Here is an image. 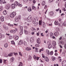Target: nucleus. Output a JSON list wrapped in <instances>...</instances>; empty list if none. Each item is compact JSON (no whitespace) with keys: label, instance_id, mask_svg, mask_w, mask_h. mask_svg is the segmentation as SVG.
Segmentation results:
<instances>
[{"label":"nucleus","instance_id":"6e6552de","mask_svg":"<svg viewBox=\"0 0 66 66\" xmlns=\"http://www.w3.org/2000/svg\"><path fill=\"white\" fill-rule=\"evenodd\" d=\"M32 22L33 23H34V24H35V23L36 22V20L35 19V18L33 19Z\"/></svg>","mask_w":66,"mask_h":66},{"label":"nucleus","instance_id":"a18cd8bd","mask_svg":"<svg viewBox=\"0 0 66 66\" xmlns=\"http://www.w3.org/2000/svg\"><path fill=\"white\" fill-rule=\"evenodd\" d=\"M35 46H36V47H39V45L38 44H36L35 45Z\"/></svg>","mask_w":66,"mask_h":66},{"label":"nucleus","instance_id":"6e6d98bb","mask_svg":"<svg viewBox=\"0 0 66 66\" xmlns=\"http://www.w3.org/2000/svg\"><path fill=\"white\" fill-rule=\"evenodd\" d=\"M2 63V60L0 59V63Z\"/></svg>","mask_w":66,"mask_h":66},{"label":"nucleus","instance_id":"338daca9","mask_svg":"<svg viewBox=\"0 0 66 66\" xmlns=\"http://www.w3.org/2000/svg\"><path fill=\"white\" fill-rule=\"evenodd\" d=\"M64 47L65 49H66V44H64Z\"/></svg>","mask_w":66,"mask_h":66},{"label":"nucleus","instance_id":"5fc2aeb1","mask_svg":"<svg viewBox=\"0 0 66 66\" xmlns=\"http://www.w3.org/2000/svg\"><path fill=\"white\" fill-rule=\"evenodd\" d=\"M63 24L64 26H66V22H64Z\"/></svg>","mask_w":66,"mask_h":66},{"label":"nucleus","instance_id":"f704fd0d","mask_svg":"<svg viewBox=\"0 0 66 66\" xmlns=\"http://www.w3.org/2000/svg\"><path fill=\"white\" fill-rule=\"evenodd\" d=\"M26 40L27 42H29V38L28 37H27L26 38Z\"/></svg>","mask_w":66,"mask_h":66},{"label":"nucleus","instance_id":"052dcab7","mask_svg":"<svg viewBox=\"0 0 66 66\" xmlns=\"http://www.w3.org/2000/svg\"><path fill=\"white\" fill-rule=\"evenodd\" d=\"M54 0H49V2H52Z\"/></svg>","mask_w":66,"mask_h":66},{"label":"nucleus","instance_id":"a19ab883","mask_svg":"<svg viewBox=\"0 0 66 66\" xmlns=\"http://www.w3.org/2000/svg\"><path fill=\"white\" fill-rule=\"evenodd\" d=\"M20 30H23V27H22V26H20Z\"/></svg>","mask_w":66,"mask_h":66},{"label":"nucleus","instance_id":"e433bc0d","mask_svg":"<svg viewBox=\"0 0 66 66\" xmlns=\"http://www.w3.org/2000/svg\"><path fill=\"white\" fill-rule=\"evenodd\" d=\"M21 32H20V34L21 35H22L23 33V30H20Z\"/></svg>","mask_w":66,"mask_h":66},{"label":"nucleus","instance_id":"864d4df0","mask_svg":"<svg viewBox=\"0 0 66 66\" xmlns=\"http://www.w3.org/2000/svg\"><path fill=\"white\" fill-rule=\"evenodd\" d=\"M62 10H63V11H66V9H65V8L63 7Z\"/></svg>","mask_w":66,"mask_h":66},{"label":"nucleus","instance_id":"79ce46f5","mask_svg":"<svg viewBox=\"0 0 66 66\" xmlns=\"http://www.w3.org/2000/svg\"><path fill=\"white\" fill-rule=\"evenodd\" d=\"M18 38H19V37L18 36H16L15 37V39L16 40H17L18 39Z\"/></svg>","mask_w":66,"mask_h":66},{"label":"nucleus","instance_id":"2f4dec72","mask_svg":"<svg viewBox=\"0 0 66 66\" xmlns=\"http://www.w3.org/2000/svg\"><path fill=\"white\" fill-rule=\"evenodd\" d=\"M50 15H53V12L52 11H51L50 12Z\"/></svg>","mask_w":66,"mask_h":66},{"label":"nucleus","instance_id":"393cba45","mask_svg":"<svg viewBox=\"0 0 66 66\" xmlns=\"http://www.w3.org/2000/svg\"><path fill=\"white\" fill-rule=\"evenodd\" d=\"M45 3H45V2L43 1L42 2V4L43 6H44V5H45Z\"/></svg>","mask_w":66,"mask_h":66},{"label":"nucleus","instance_id":"0e129e2a","mask_svg":"<svg viewBox=\"0 0 66 66\" xmlns=\"http://www.w3.org/2000/svg\"><path fill=\"white\" fill-rule=\"evenodd\" d=\"M9 37H10V39H12V38H13V37H12L11 36H10Z\"/></svg>","mask_w":66,"mask_h":66},{"label":"nucleus","instance_id":"473e14b6","mask_svg":"<svg viewBox=\"0 0 66 66\" xmlns=\"http://www.w3.org/2000/svg\"><path fill=\"white\" fill-rule=\"evenodd\" d=\"M4 29H5V30H7V27L5 26H4Z\"/></svg>","mask_w":66,"mask_h":66},{"label":"nucleus","instance_id":"20e7f679","mask_svg":"<svg viewBox=\"0 0 66 66\" xmlns=\"http://www.w3.org/2000/svg\"><path fill=\"white\" fill-rule=\"evenodd\" d=\"M37 43L39 44L41 43V41H40V38H38L37 39Z\"/></svg>","mask_w":66,"mask_h":66},{"label":"nucleus","instance_id":"58836bf2","mask_svg":"<svg viewBox=\"0 0 66 66\" xmlns=\"http://www.w3.org/2000/svg\"><path fill=\"white\" fill-rule=\"evenodd\" d=\"M46 51L47 52V53L48 54V55H49V51L48 50H46Z\"/></svg>","mask_w":66,"mask_h":66},{"label":"nucleus","instance_id":"1a4fd4ad","mask_svg":"<svg viewBox=\"0 0 66 66\" xmlns=\"http://www.w3.org/2000/svg\"><path fill=\"white\" fill-rule=\"evenodd\" d=\"M18 44L19 45H21L23 44V42H22V40H20L19 41Z\"/></svg>","mask_w":66,"mask_h":66},{"label":"nucleus","instance_id":"09e8293b","mask_svg":"<svg viewBox=\"0 0 66 66\" xmlns=\"http://www.w3.org/2000/svg\"><path fill=\"white\" fill-rule=\"evenodd\" d=\"M18 6H20V7H21V6H22V5L20 4L19 3L18 4Z\"/></svg>","mask_w":66,"mask_h":66},{"label":"nucleus","instance_id":"4be33fe9","mask_svg":"<svg viewBox=\"0 0 66 66\" xmlns=\"http://www.w3.org/2000/svg\"><path fill=\"white\" fill-rule=\"evenodd\" d=\"M15 21H16V22H18V21H19V20H18V18L17 17H16L15 18Z\"/></svg>","mask_w":66,"mask_h":66},{"label":"nucleus","instance_id":"5701e85b","mask_svg":"<svg viewBox=\"0 0 66 66\" xmlns=\"http://www.w3.org/2000/svg\"><path fill=\"white\" fill-rule=\"evenodd\" d=\"M32 10L31 9V8L30 7H29L28 8V10L29 12H30V11H31Z\"/></svg>","mask_w":66,"mask_h":66},{"label":"nucleus","instance_id":"0eeeda50","mask_svg":"<svg viewBox=\"0 0 66 66\" xmlns=\"http://www.w3.org/2000/svg\"><path fill=\"white\" fill-rule=\"evenodd\" d=\"M34 59H35V60H38V59H39V57H36V56L35 55H34Z\"/></svg>","mask_w":66,"mask_h":66},{"label":"nucleus","instance_id":"412c9836","mask_svg":"<svg viewBox=\"0 0 66 66\" xmlns=\"http://www.w3.org/2000/svg\"><path fill=\"white\" fill-rule=\"evenodd\" d=\"M3 13L4 15H6L7 14V12L6 10H5L3 11Z\"/></svg>","mask_w":66,"mask_h":66},{"label":"nucleus","instance_id":"b1692460","mask_svg":"<svg viewBox=\"0 0 66 66\" xmlns=\"http://www.w3.org/2000/svg\"><path fill=\"white\" fill-rule=\"evenodd\" d=\"M52 44L53 45H56V42L55 41H54L52 42Z\"/></svg>","mask_w":66,"mask_h":66},{"label":"nucleus","instance_id":"cd10ccee","mask_svg":"<svg viewBox=\"0 0 66 66\" xmlns=\"http://www.w3.org/2000/svg\"><path fill=\"white\" fill-rule=\"evenodd\" d=\"M52 60L53 61H54V60H55V57H52Z\"/></svg>","mask_w":66,"mask_h":66},{"label":"nucleus","instance_id":"c9c22d12","mask_svg":"<svg viewBox=\"0 0 66 66\" xmlns=\"http://www.w3.org/2000/svg\"><path fill=\"white\" fill-rule=\"evenodd\" d=\"M53 51H51L50 52V54L51 55H53Z\"/></svg>","mask_w":66,"mask_h":66},{"label":"nucleus","instance_id":"37998d69","mask_svg":"<svg viewBox=\"0 0 66 66\" xmlns=\"http://www.w3.org/2000/svg\"><path fill=\"white\" fill-rule=\"evenodd\" d=\"M18 18L19 19H21V15H19L18 16Z\"/></svg>","mask_w":66,"mask_h":66},{"label":"nucleus","instance_id":"603ef678","mask_svg":"<svg viewBox=\"0 0 66 66\" xmlns=\"http://www.w3.org/2000/svg\"><path fill=\"white\" fill-rule=\"evenodd\" d=\"M11 44H13V45H14L15 44V42L14 41H11Z\"/></svg>","mask_w":66,"mask_h":66},{"label":"nucleus","instance_id":"423d86ee","mask_svg":"<svg viewBox=\"0 0 66 66\" xmlns=\"http://www.w3.org/2000/svg\"><path fill=\"white\" fill-rule=\"evenodd\" d=\"M59 35V33L57 31L55 32L54 33V35L56 36H58Z\"/></svg>","mask_w":66,"mask_h":66},{"label":"nucleus","instance_id":"72a5a7b5","mask_svg":"<svg viewBox=\"0 0 66 66\" xmlns=\"http://www.w3.org/2000/svg\"><path fill=\"white\" fill-rule=\"evenodd\" d=\"M8 45V44L7 43H6L4 45V47H5V48H7V46Z\"/></svg>","mask_w":66,"mask_h":66},{"label":"nucleus","instance_id":"8fccbe9b","mask_svg":"<svg viewBox=\"0 0 66 66\" xmlns=\"http://www.w3.org/2000/svg\"><path fill=\"white\" fill-rule=\"evenodd\" d=\"M6 60H4V62L5 64H6Z\"/></svg>","mask_w":66,"mask_h":66},{"label":"nucleus","instance_id":"49530a36","mask_svg":"<svg viewBox=\"0 0 66 66\" xmlns=\"http://www.w3.org/2000/svg\"><path fill=\"white\" fill-rule=\"evenodd\" d=\"M8 26H9L10 27H13V25H11V24H10L9 23L8 24Z\"/></svg>","mask_w":66,"mask_h":66},{"label":"nucleus","instance_id":"4c0bfd02","mask_svg":"<svg viewBox=\"0 0 66 66\" xmlns=\"http://www.w3.org/2000/svg\"><path fill=\"white\" fill-rule=\"evenodd\" d=\"M23 44L24 45H27V43L26 41H24Z\"/></svg>","mask_w":66,"mask_h":66},{"label":"nucleus","instance_id":"2eb2a0df","mask_svg":"<svg viewBox=\"0 0 66 66\" xmlns=\"http://www.w3.org/2000/svg\"><path fill=\"white\" fill-rule=\"evenodd\" d=\"M7 7L6 8V9L7 10H9L10 8V6L9 5H7Z\"/></svg>","mask_w":66,"mask_h":66},{"label":"nucleus","instance_id":"f257e3e1","mask_svg":"<svg viewBox=\"0 0 66 66\" xmlns=\"http://www.w3.org/2000/svg\"><path fill=\"white\" fill-rule=\"evenodd\" d=\"M39 26H40H40L42 25V27H43L44 28H45V27L46 26V24H45V23H42V22L40 21H39Z\"/></svg>","mask_w":66,"mask_h":66},{"label":"nucleus","instance_id":"f8f14e48","mask_svg":"<svg viewBox=\"0 0 66 66\" xmlns=\"http://www.w3.org/2000/svg\"><path fill=\"white\" fill-rule=\"evenodd\" d=\"M11 5V7L12 9H14V8L15 7V4H12Z\"/></svg>","mask_w":66,"mask_h":66},{"label":"nucleus","instance_id":"9b49d317","mask_svg":"<svg viewBox=\"0 0 66 66\" xmlns=\"http://www.w3.org/2000/svg\"><path fill=\"white\" fill-rule=\"evenodd\" d=\"M31 30L32 32H36V29L33 28H32Z\"/></svg>","mask_w":66,"mask_h":66},{"label":"nucleus","instance_id":"ddd939ff","mask_svg":"<svg viewBox=\"0 0 66 66\" xmlns=\"http://www.w3.org/2000/svg\"><path fill=\"white\" fill-rule=\"evenodd\" d=\"M54 24L56 25H58V24H59V22L58 21H55L54 22Z\"/></svg>","mask_w":66,"mask_h":66},{"label":"nucleus","instance_id":"4d7b16f0","mask_svg":"<svg viewBox=\"0 0 66 66\" xmlns=\"http://www.w3.org/2000/svg\"><path fill=\"white\" fill-rule=\"evenodd\" d=\"M19 55H21V56H22V54H21V52H19Z\"/></svg>","mask_w":66,"mask_h":66},{"label":"nucleus","instance_id":"bf43d9fd","mask_svg":"<svg viewBox=\"0 0 66 66\" xmlns=\"http://www.w3.org/2000/svg\"><path fill=\"white\" fill-rule=\"evenodd\" d=\"M59 21H62V19L61 18H59Z\"/></svg>","mask_w":66,"mask_h":66},{"label":"nucleus","instance_id":"c03bdc74","mask_svg":"<svg viewBox=\"0 0 66 66\" xmlns=\"http://www.w3.org/2000/svg\"><path fill=\"white\" fill-rule=\"evenodd\" d=\"M43 50L44 49L43 48H42V49L40 50L39 52H41V51H43Z\"/></svg>","mask_w":66,"mask_h":66},{"label":"nucleus","instance_id":"774afa93","mask_svg":"<svg viewBox=\"0 0 66 66\" xmlns=\"http://www.w3.org/2000/svg\"><path fill=\"white\" fill-rule=\"evenodd\" d=\"M32 9H35V7L34 6H32Z\"/></svg>","mask_w":66,"mask_h":66},{"label":"nucleus","instance_id":"c756f323","mask_svg":"<svg viewBox=\"0 0 66 66\" xmlns=\"http://www.w3.org/2000/svg\"><path fill=\"white\" fill-rule=\"evenodd\" d=\"M35 52H38V49L37 48H35Z\"/></svg>","mask_w":66,"mask_h":66},{"label":"nucleus","instance_id":"3c124183","mask_svg":"<svg viewBox=\"0 0 66 66\" xmlns=\"http://www.w3.org/2000/svg\"><path fill=\"white\" fill-rule=\"evenodd\" d=\"M12 33H16V31L15 30H13Z\"/></svg>","mask_w":66,"mask_h":66},{"label":"nucleus","instance_id":"a211bd4d","mask_svg":"<svg viewBox=\"0 0 66 66\" xmlns=\"http://www.w3.org/2000/svg\"><path fill=\"white\" fill-rule=\"evenodd\" d=\"M26 50H27V51H30V50H31V48L28 47L26 48Z\"/></svg>","mask_w":66,"mask_h":66},{"label":"nucleus","instance_id":"7ed1b4c3","mask_svg":"<svg viewBox=\"0 0 66 66\" xmlns=\"http://www.w3.org/2000/svg\"><path fill=\"white\" fill-rule=\"evenodd\" d=\"M32 20V18L31 16H29L27 19V21L28 22H31Z\"/></svg>","mask_w":66,"mask_h":66},{"label":"nucleus","instance_id":"c85d7f7f","mask_svg":"<svg viewBox=\"0 0 66 66\" xmlns=\"http://www.w3.org/2000/svg\"><path fill=\"white\" fill-rule=\"evenodd\" d=\"M45 60L46 62H49V59H48V58L47 57L45 58Z\"/></svg>","mask_w":66,"mask_h":66},{"label":"nucleus","instance_id":"ea45409f","mask_svg":"<svg viewBox=\"0 0 66 66\" xmlns=\"http://www.w3.org/2000/svg\"><path fill=\"white\" fill-rule=\"evenodd\" d=\"M60 43L62 44V45H64V42L63 41H61L60 42Z\"/></svg>","mask_w":66,"mask_h":66},{"label":"nucleus","instance_id":"4468645a","mask_svg":"<svg viewBox=\"0 0 66 66\" xmlns=\"http://www.w3.org/2000/svg\"><path fill=\"white\" fill-rule=\"evenodd\" d=\"M62 65L63 66H66V62H62Z\"/></svg>","mask_w":66,"mask_h":66},{"label":"nucleus","instance_id":"de8ad7c7","mask_svg":"<svg viewBox=\"0 0 66 66\" xmlns=\"http://www.w3.org/2000/svg\"><path fill=\"white\" fill-rule=\"evenodd\" d=\"M29 60H31L32 59V57H31V56H29Z\"/></svg>","mask_w":66,"mask_h":66},{"label":"nucleus","instance_id":"f3484780","mask_svg":"<svg viewBox=\"0 0 66 66\" xmlns=\"http://www.w3.org/2000/svg\"><path fill=\"white\" fill-rule=\"evenodd\" d=\"M52 46L51 44H49V45L48 46V47L49 49H50V48H52Z\"/></svg>","mask_w":66,"mask_h":66},{"label":"nucleus","instance_id":"680f3d73","mask_svg":"<svg viewBox=\"0 0 66 66\" xmlns=\"http://www.w3.org/2000/svg\"><path fill=\"white\" fill-rule=\"evenodd\" d=\"M41 35L42 36H44V35H43V33H41Z\"/></svg>","mask_w":66,"mask_h":66},{"label":"nucleus","instance_id":"9d476101","mask_svg":"<svg viewBox=\"0 0 66 66\" xmlns=\"http://www.w3.org/2000/svg\"><path fill=\"white\" fill-rule=\"evenodd\" d=\"M30 41L31 43H32L34 42V39L31 38L30 39Z\"/></svg>","mask_w":66,"mask_h":66},{"label":"nucleus","instance_id":"dca6fc26","mask_svg":"<svg viewBox=\"0 0 66 66\" xmlns=\"http://www.w3.org/2000/svg\"><path fill=\"white\" fill-rule=\"evenodd\" d=\"M18 2H14V5L16 6H17V5H18Z\"/></svg>","mask_w":66,"mask_h":66},{"label":"nucleus","instance_id":"13d9d810","mask_svg":"<svg viewBox=\"0 0 66 66\" xmlns=\"http://www.w3.org/2000/svg\"><path fill=\"white\" fill-rule=\"evenodd\" d=\"M47 7V6L46 5H45L44 7V9H46Z\"/></svg>","mask_w":66,"mask_h":66},{"label":"nucleus","instance_id":"e2e57ef3","mask_svg":"<svg viewBox=\"0 0 66 66\" xmlns=\"http://www.w3.org/2000/svg\"><path fill=\"white\" fill-rule=\"evenodd\" d=\"M17 53H14V54L15 55H16L17 54Z\"/></svg>","mask_w":66,"mask_h":66},{"label":"nucleus","instance_id":"39448f33","mask_svg":"<svg viewBox=\"0 0 66 66\" xmlns=\"http://www.w3.org/2000/svg\"><path fill=\"white\" fill-rule=\"evenodd\" d=\"M4 18L3 16H1L0 18V19L1 21L3 22L4 21Z\"/></svg>","mask_w":66,"mask_h":66},{"label":"nucleus","instance_id":"aec40b11","mask_svg":"<svg viewBox=\"0 0 66 66\" xmlns=\"http://www.w3.org/2000/svg\"><path fill=\"white\" fill-rule=\"evenodd\" d=\"M24 33L25 34H26V35L28 34V31H27V30L25 29L24 30Z\"/></svg>","mask_w":66,"mask_h":66},{"label":"nucleus","instance_id":"6ab92c4d","mask_svg":"<svg viewBox=\"0 0 66 66\" xmlns=\"http://www.w3.org/2000/svg\"><path fill=\"white\" fill-rule=\"evenodd\" d=\"M50 36L51 38H52V36H53V33L52 32H51L50 33Z\"/></svg>","mask_w":66,"mask_h":66},{"label":"nucleus","instance_id":"f03ea898","mask_svg":"<svg viewBox=\"0 0 66 66\" xmlns=\"http://www.w3.org/2000/svg\"><path fill=\"white\" fill-rule=\"evenodd\" d=\"M16 13V12H12L11 13L10 15V17H12V18H14V16H15V15Z\"/></svg>","mask_w":66,"mask_h":66},{"label":"nucleus","instance_id":"69168bd1","mask_svg":"<svg viewBox=\"0 0 66 66\" xmlns=\"http://www.w3.org/2000/svg\"><path fill=\"white\" fill-rule=\"evenodd\" d=\"M33 2L34 3H35L36 2V1H35V0H34L33 1Z\"/></svg>","mask_w":66,"mask_h":66},{"label":"nucleus","instance_id":"a878e982","mask_svg":"<svg viewBox=\"0 0 66 66\" xmlns=\"http://www.w3.org/2000/svg\"><path fill=\"white\" fill-rule=\"evenodd\" d=\"M64 24V23H63L60 22V27H62L63 26V24Z\"/></svg>","mask_w":66,"mask_h":66},{"label":"nucleus","instance_id":"bb28decb","mask_svg":"<svg viewBox=\"0 0 66 66\" xmlns=\"http://www.w3.org/2000/svg\"><path fill=\"white\" fill-rule=\"evenodd\" d=\"M13 53H9L8 55L9 56H13Z\"/></svg>","mask_w":66,"mask_h":66},{"label":"nucleus","instance_id":"7c9ffc66","mask_svg":"<svg viewBox=\"0 0 66 66\" xmlns=\"http://www.w3.org/2000/svg\"><path fill=\"white\" fill-rule=\"evenodd\" d=\"M14 58L13 57L11 58L10 60V61L11 62H13V61H14Z\"/></svg>","mask_w":66,"mask_h":66}]
</instances>
